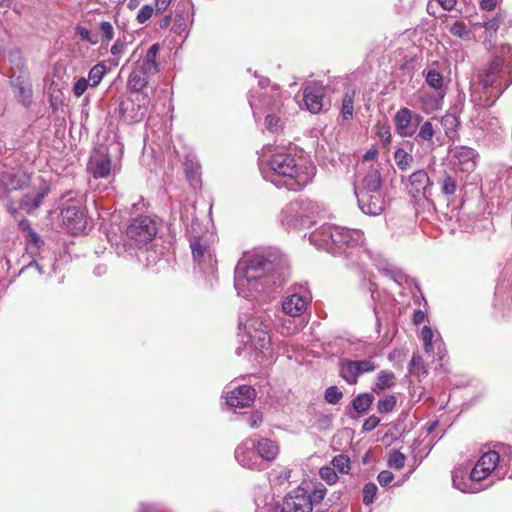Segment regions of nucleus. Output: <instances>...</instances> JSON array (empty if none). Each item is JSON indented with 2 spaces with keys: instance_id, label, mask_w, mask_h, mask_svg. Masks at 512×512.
Wrapping results in <instances>:
<instances>
[{
  "instance_id": "1",
  "label": "nucleus",
  "mask_w": 512,
  "mask_h": 512,
  "mask_svg": "<svg viewBox=\"0 0 512 512\" xmlns=\"http://www.w3.org/2000/svg\"><path fill=\"white\" fill-rule=\"evenodd\" d=\"M275 265L264 256H255L240 262L235 272V288L246 298L271 291L276 285Z\"/></svg>"
},
{
  "instance_id": "2",
  "label": "nucleus",
  "mask_w": 512,
  "mask_h": 512,
  "mask_svg": "<svg viewBox=\"0 0 512 512\" xmlns=\"http://www.w3.org/2000/svg\"><path fill=\"white\" fill-rule=\"evenodd\" d=\"M354 194L361 211L370 216L380 215L387 206L383 179L377 166L370 165L365 172L358 173L354 181Z\"/></svg>"
},
{
  "instance_id": "3",
  "label": "nucleus",
  "mask_w": 512,
  "mask_h": 512,
  "mask_svg": "<svg viewBox=\"0 0 512 512\" xmlns=\"http://www.w3.org/2000/svg\"><path fill=\"white\" fill-rule=\"evenodd\" d=\"M321 236L327 243L328 250L335 256H344L353 260L359 252V244L363 234L358 229H349L340 226L323 228L319 234H313L312 239Z\"/></svg>"
},
{
  "instance_id": "4",
  "label": "nucleus",
  "mask_w": 512,
  "mask_h": 512,
  "mask_svg": "<svg viewBox=\"0 0 512 512\" xmlns=\"http://www.w3.org/2000/svg\"><path fill=\"white\" fill-rule=\"evenodd\" d=\"M268 166L274 174L284 179L281 185L289 191H301L312 180L306 168L300 166L296 158L289 153L274 154Z\"/></svg>"
},
{
  "instance_id": "5",
  "label": "nucleus",
  "mask_w": 512,
  "mask_h": 512,
  "mask_svg": "<svg viewBox=\"0 0 512 512\" xmlns=\"http://www.w3.org/2000/svg\"><path fill=\"white\" fill-rule=\"evenodd\" d=\"M317 205L307 198H297L281 210V224L287 228L304 226L317 213Z\"/></svg>"
},
{
  "instance_id": "6",
  "label": "nucleus",
  "mask_w": 512,
  "mask_h": 512,
  "mask_svg": "<svg viewBox=\"0 0 512 512\" xmlns=\"http://www.w3.org/2000/svg\"><path fill=\"white\" fill-rule=\"evenodd\" d=\"M157 230V223L150 216L137 217L126 228L125 244L130 248L145 246L154 239Z\"/></svg>"
},
{
  "instance_id": "7",
  "label": "nucleus",
  "mask_w": 512,
  "mask_h": 512,
  "mask_svg": "<svg viewBox=\"0 0 512 512\" xmlns=\"http://www.w3.org/2000/svg\"><path fill=\"white\" fill-rule=\"evenodd\" d=\"M504 70L503 59L495 56L479 74L480 84L484 89L491 90L489 94L494 97L492 103L506 90L503 89L507 78Z\"/></svg>"
},
{
  "instance_id": "8",
  "label": "nucleus",
  "mask_w": 512,
  "mask_h": 512,
  "mask_svg": "<svg viewBox=\"0 0 512 512\" xmlns=\"http://www.w3.org/2000/svg\"><path fill=\"white\" fill-rule=\"evenodd\" d=\"M377 367L372 358L364 360L342 359L339 362V375L348 384L355 385L358 382L359 376L373 372Z\"/></svg>"
},
{
  "instance_id": "9",
  "label": "nucleus",
  "mask_w": 512,
  "mask_h": 512,
  "mask_svg": "<svg viewBox=\"0 0 512 512\" xmlns=\"http://www.w3.org/2000/svg\"><path fill=\"white\" fill-rule=\"evenodd\" d=\"M235 459L244 468L257 471L264 469L256 451L254 438H246L236 447Z\"/></svg>"
},
{
  "instance_id": "10",
  "label": "nucleus",
  "mask_w": 512,
  "mask_h": 512,
  "mask_svg": "<svg viewBox=\"0 0 512 512\" xmlns=\"http://www.w3.org/2000/svg\"><path fill=\"white\" fill-rule=\"evenodd\" d=\"M313 503L304 489L297 488L288 493L282 503L281 512H312Z\"/></svg>"
},
{
  "instance_id": "11",
  "label": "nucleus",
  "mask_w": 512,
  "mask_h": 512,
  "mask_svg": "<svg viewBox=\"0 0 512 512\" xmlns=\"http://www.w3.org/2000/svg\"><path fill=\"white\" fill-rule=\"evenodd\" d=\"M249 105L252 109L254 116L261 114L264 111H279L282 106L280 99V92L278 90H272L270 92L265 91L257 98L250 95L248 98Z\"/></svg>"
},
{
  "instance_id": "12",
  "label": "nucleus",
  "mask_w": 512,
  "mask_h": 512,
  "mask_svg": "<svg viewBox=\"0 0 512 512\" xmlns=\"http://www.w3.org/2000/svg\"><path fill=\"white\" fill-rule=\"evenodd\" d=\"M64 226L71 234L76 235L85 230L87 225L86 215L79 205H67L61 210Z\"/></svg>"
},
{
  "instance_id": "13",
  "label": "nucleus",
  "mask_w": 512,
  "mask_h": 512,
  "mask_svg": "<svg viewBox=\"0 0 512 512\" xmlns=\"http://www.w3.org/2000/svg\"><path fill=\"white\" fill-rule=\"evenodd\" d=\"M326 95L325 87L318 82L308 83L303 90V102L306 109L312 114H317L324 107Z\"/></svg>"
},
{
  "instance_id": "14",
  "label": "nucleus",
  "mask_w": 512,
  "mask_h": 512,
  "mask_svg": "<svg viewBox=\"0 0 512 512\" xmlns=\"http://www.w3.org/2000/svg\"><path fill=\"white\" fill-rule=\"evenodd\" d=\"M248 335L256 350L264 353L271 346V338L268 325L257 319H251L248 323Z\"/></svg>"
},
{
  "instance_id": "15",
  "label": "nucleus",
  "mask_w": 512,
  "mask_h": 512,
  "mask_svg": "<svg viewBox=\"0 0 512 512\" xmlns=\"http://www.w3.org/2000/svg\"><path fill=\"white\" fill-rule=\"evenodd\" d=\"M146 107L131 98L122 99L118 106V113L121 119L127 124L138 123L143 120L146 114Z\"/></svg>"
},
{
  "instance_id": "16",
  "label": "nucleus",
  "mask_w": 512,
  "mask_h": 512,
  "mask_svg": "<svg viewBox=\"0 0 512 512\" xmlns=\"http://www.w3.org/2000/svg\"><path fill=\"white\" fill-rule=\"evenodd\" d=\"M256 398V390L248 385H242L228 393L226 404L231 408L249 407Z\"/></svg>"
},
{
  "instance_id": "17",
  "label": "nucleus",
  "mask_w": 512,
  "mask_h": 512,
  "mask_svg": "<svg viewBox=\"0 0 512 512\" xmlns=\"http://www.w3.org/2000/svg\"><path fill=\"white\" fill-rule=\"evenodd\" d=\"M410 193L413 197L428 198L432 195L433 183L425 170H418L409 177Z\"/></svg>"
},
{
  "instance_id": "18",
  "label": "nucleus",
  "mask_w": 512,
  "mask_h": 512,
  "mask_svg": "<svg viewBox=\"0 0 512 512\" xmlns=\"http://www.w3.org/2000/svg\"><path fill=\"white\" fill-rule=\"evenodd\" d=\"M88 170L95 179L106 178L111 172V158L108 154L95 152L88 162Z\"/></svg>"
},
{
  "instance_id": "19",
  "label": "nucleus",
  "mask_w": 512,
  "mask_h": 512,
  "mask_svg": "<svg viewBox=\"0 0 512 512\" xmlns=\"http://www.w3.org/2000/svg\"><path fill=\"white\" fill-rule=\"evenodd\" d=\"M396 132L401 137H411L415 134V124L413 123V113L407 107L399 109L394 116Z\"/></svg>"
},
{
  "instance_id": "20",
  "label": "nucleus",
  "mask_w": 512,
  "mask_h": 512,
  "mask_svg": "<svg viewBox=\"0 0 512 512\" xmlns=\"http://www.w3.org/2000/svg\"><path fill=\"white\" fill-rule=\"evenodd\" d=\"M255 444L262 465H264V462L273 461L279 453L278 444L269 438L260 437L259 439H255Z\"/></svg>"
},
{
  "instance_id": "21",
  "label": "nucleus",
  "mask_w": 512,
  "mask_h": 512,
  "mask_svg": "<svg viewBox=\"0 0 512 512\" xmlns=\"http://www.w3.org/2000/svg\"><path fill=\"white\" fill-rule=\"evenodd\" d=\"M49 193L50 187L44 184L40 187L35 196L30 194L23 195L19 201V208L27 214H31L41 206L43 199L48 196Z\"/></svg>"
},
{
  "instance_id": "22",
  "label": "nucleus",
  "mask_w": 512,
  "mask_h": 512,
  "mask_svg": "<svg viewBox=\"0 0 512 512\" xmlns=\"http://www.w3.org/2000/svg\"><path fill=\"white\" fill-rule=\"evenodd\" d=\"M452 152V157L462 167V170H473L476 166L477 153L474 149L467 146H456Z\"/></svg>"
},
{
  "instance_id": "23",
  "label": "nucleus",
  "mask_w": 512,
  "mask_h": 512,
  "mask_svg": "<svg viewBox=\"0 0 512 512\" xmlns=\"http://www.w3.org/2000/svg\"><path fill=\"white\" fill-rule=\"evenodd\" d=\"M438 173L437 183L440 186L441 193L446 198L453 196L458 188V173L446 169L440 170Z\"/></svg>"
},
{
  "instance_id": "24",
  "label": "nucleus",
  "mask_w": 512,
  "mask_h": 512,
  "mask_svg": "<svg viewBox=\"0 0 512 512\" xmlns=\"http://www.w3.org/2000/svg\"><path fill=\"white\" fill-rule=\"evenodd\" d=\"M307 305L308 302L305 297L299 294H292L284 300L282 309L285 314L298 317L305 312Z\"/></svg>"
},
{
  "instance_id": "25",
  "label": "nucleus",
  "mask_w": 512,
  "mask_h": 512,
  "mask_svg": "<svg viewBox=\"0 0 512 512\" xmlns=\"http://www.w3.org/2000/svg\"><path fill=\"white\" fill-rule=\"evenodd\" d=\"M160 50V45L158 43L153 44L145 55V58L142 62H137L136 66L148 72L151 75H154L159 70V63L157 62V55Z\"/></svg>"
},
{
  "instance_id": "26",
  "label": "nucleus",
  "mask_w": 512,
  "mask_h": 512,
  "mask_svg": "<svg viewBox=\"0 0 512 512\" xmlns=\"http://www.w3.org/2000/svg\"><path fill=\"white\" fill-rule=\"evenodd\" d=\"M12 87L14 88L16 97L25 107L31 104L32 99V87L22 77H17L12 81Z\"/></svg>"
},
{
  "instance_id": "27",
  "label": "nucleus",
  "mask_w": 512,
  "mask_h": 512,
  "mask_svg": "<svg viewBox=\"0 0 512 512\" xmlns=\"http://www.w3.org/2000/svg\"><path fill=\"white\" fill-rule=\"evenodd\" d=\"M151 74L136 66L128 77L127 86L133 92L142 91L148 84V77Z\"/></svg>"
},
{
  "instance_id": "28",
  "label": "nucleus",
  "mask_w": 512,
  "mask_h": 512,
  "mask_svg": "<svg viewBox=\"0 0 512 512\" xmlns=\"http://www.w3.org/2000/svg\"><path fill=\"white\" fill-rule=\"evenodd\" d=\"M396 376L392 371L382 370L377 375L371 390L372 393L380 394L382 391L392 388L395 385Z\"/></svg>"
},
{
  "instance_id": "29",
  "label": "nucleus",
  "mask_w": 512,
  "mask_h": 512,
  "mask_svg": "<svg viewBox=\"0 0 512 512\" xmlns=\"http://www.w3.org/2000/svg\"><path fill=\"white\" fill-rule=\"evenodd\" d=\"M374 401V396L372 393H361L358 394L351 402L353 410L357 413L356 416H351L352 418H358L361 415L367 413L371 408V405Z\"/></svg>"
},
{
  "instance_id": "30",
  "label": "nucleus",
  "mask_w": 512,
  "mask_h": 512,
  "mask_svg": "<svg viewBox=\"0 0 512 512\" xmlns=\"http://www.w3.org/2000/svg\"><path fill=\"white\" fill-rule=\"evenodd\" d=\"M440 122L447 138L450 141L455 142L458 137V128L460 126L458 117L454 114L447 113L441 118Z\"/></svg>"
},
{
  "instance_id": "31",
  "label": "nucleus",
  "mask_w": 512,
  "mask_h": 512,
  "mask_svg": "<svg viewBox=\"0 0 512 512\" xmlns=\"http://www.w3.org/2000/svg\"><path fill=\"white\" fill-rule=\"evenodd\" d=\"M503 59V67H505L504 73L507 74L506 84L503 89H507L512 84V46L503 45L500 48L499 55Z\"/></svg>"
},
{
  "instance_id": "32",
  "label": "nucleus",
  "mask_w": 512,
  "mask_h": 512,
  "mask_svg": "<svg viewBox=\"0 0 512 512\" xmlns=\"http://www.w3.org/2000/svg\"><path fill=\"white\" fill-rule=\"evenodd\" d=\"M436 131L434 126L430 120L424 121L418 130L416 140L426 142L428 147H434L433 137L435 136Z\"/></svg>"
},
{
  "instance_id": "33",
  "label": "nucleus",
  "mask_w": 512,
  "mask_h": 512,
  "mask_svg": "<svg viewBox=\"0 0 512 512\" xmlns=\"http://www.w3.org/2000/svg\"><path fill=\"white\" fill-rule=\"evenodd\" d=\"M499 459V453L491 450L484 453L476 464H478V467H481L482 470L484 469L486 474H491L492 471L496 468Z\"/></svg>"
},
{
  "instance_id": "34",
  "label": "nucleus",
  "mask_w": 512,
  "mask_h": 512,
  "mask_svg": "<svg viewBox=\"0 0 512 512\" xmlns=\"http://www.w3.org/2000/svg\"><path fill=\"white\" fill-rule=\"evenodd\" d=\"M354 91H346L343 95L341 116L343 120H350L353 117L354 112Z\"/></svg>"
},
{
  "instance_id": "35",
  "label": "nucleus",
  "mask_w": 512,
  "mask_h": 512,
  "mask_svg": "<svg viewBox=\"0 0 512 512\" xmlns=\"http://www.w3.org/2000/svg\"><path fill=\"white\" fill-rule=\"evenodd\" d=\"M201 166L198 161L194 160L191 157H186L184 161V171L187 179L190 182L198 180L200 176Z\"/></svg>"
},
{
  "instance_id": "36",
  "label": "nucleus",
  "mask_w": 512,
  "mask_h": 512,
  "mask_svg": "<svg viewBox=\"0 0 512 512\" xmlns=\"http://www.w3.org/2000/svg\"><path fill=\"white\" fill-rule=\"evenodd\" d=\"M394 160H395L397 167L401 171H406L407 169H409L411 167V164L414 159H413V156L411 154H409L408 152H406L404 149L398 148L394 152Z\"/></svg>"
},
{
  "instance_id": "37",
  "label": "nucleus",
  "mask_w": 512,
  "mask_h": 512,
  "mask_svg": "<svg viewBox=\"0 0 512 512\" xmlns=\"http://www.w3.org/2000/svg\"><path fill=\"white\" fill-rule=\"evenodd\" d=\"M190 247L194 260L200 263L208 250V246L200 238L193 237L190 239Z\"/></svg>"
},
{
  "instance_id": "38",
  "label": "nucleus",
  "mask_w": 512,
  "mask_h": 512,
  "mask_svg": "<svg viewBox=\"0 0 512 512\" xmlns=\"http://www.w3.org/2000/svg\"><path fill=\"white\" fill-rule=\"evenodd\" d=\"M506 18V14L504 12H498L495 17L485 22L484 27L486 30V36L490 39L496 34L500 25Z\"/></svg>"
},
{
  "instance_id": "39",
  "label": "nucleus",
  "mask_w": 512,
  "mask_h": 512,
  "mask_svg": "<svg viewBox=\"0 0 512 512\" xmlns=\"http://www.w3.org/2000/svg\"><path fill=\"white\" fill-rule=\"evenodd\" d=\"M105 73H106V66L104 64L98 63V64L94 65L90 69V71L88 73V78H87V80H89L90 87H92V88L97 87L99 85V83L101 82Z\"/></svg>"
},
{
  "instance_id": "40",
  "label": "nucleus",
  "mask_w": 512,
  "mask_h": 512,
  "mask_svg": "<svg viewBox=\"0 0 512 512\" xmlns=\"http://www.w3.org/2000/svg\"><path fill=\"white\" fill-rule=\"evenodd\" d=\"M424 76H425V80H426V83L438 90V89H441L443 87V82H444V78H443V75L438 72L437 70L435 69H430L428 70L427 72H423Z\"/></svg>"
},
{
  "instance_id": "41",
  "label": "nucleus",
  "mask_w": 512,
  "mask_h": 512,
  "mask_svg": "<svg viewBox=\"0 0 512 512\" xmlns=\"http://www.w3.org/2000/svg\"><path fill=\"white\" fill-rule=\"evenodd\" d=\"M397 404V398L394 395H388L378 400L377 411L381 414L392 412Z\"/></svg>"
},
{
  "instance_id": "42",
  "label": "nucleus",
  "mask_w": 512,
  "mask_h": 512,
  "mask_svg": "<svg viewBox=\"0 0 512 512\" xmlns=\"http://www.w3.org/2000/svg\"><path fill=\"white\" fill-rule=\"evenodd\" d=\"M449 32L460 39L469 40L471 37V31L467 28L466 24L461 21L453 23L449 29Z\"/></svg>"
},
{
  "instance_id": "43",
  "label": "nucleus",
  "mask_w": 512,
  "mask_h": 512,
  "mask_svg": "<svg viewBox=\"0 0 512 512\" xmlns=\"http://www.w3.org/2000/svg\"><path fill=\"white\" fill-rule=\"evenodd\" d=\"M409 373L411 374H417V375H424L427 374V370L424 365V361L422 357L418 354H413L410 363L408 365Z\"/></svg>"
},
{
  "instance_id": "44",
  "label": "nucleus",
  "mask_w": 512,
  "mask_h": 512,
  "mask_svg": "<svg viewBox=\"0 0 512 512\" xmlns=\"http://www.w3.org/2000/svg\"><path fill=\"white\" fill-rule=\"evenodd\" d=\"M343 398V392L335 385L329 386L324 392V399L327 403L336 405Z\"/></svg>"
},
{
  "instance_id": "45",
  "label": "nucleus",
  "mask_w": 512,
  "mask_h": 512,
  "mask_svg": "<svg viewBox=\"0 0 512 512\" xmlns=\"http://www.w3.org/2000/svg\"><path fill=\"white\" fill-rule=\"evenodd\" d=\"M332 464L340 473H348L350 469V459L344 454L335 456L332 460Z\"/></svg>"
},
{
  "instance_id": "46",
  "label": "nucleus",
  "mask_w": 512,
  "mask_h": 512,
  "mask_svg": "<svg viewBox=\"0 0 512 512\" xmlns=\"http://www.w3.org/2000/svg\"><path fill=\"white\" fill-rule=\"evenodd\" d=\"M406 456L398 450H394L388 459V465L394 469H402L405 465Z\"/></svg>"
},
{
  "instance_id": "47",
  "label": "nucleus",
  "mask_w": 512,
  "mask_h": 512,
  "mask_svg": "<svg viewBox=\"0 0 512 512\" xmlns=\"http://www.w3.org/2000/svg\"><path fill=\"white\" fill-rule=\"evenodd\" d=\"M265 125L267 130H269L272 133H276L282 128V121L281 118L274 114L269 113L265 118Z\"/></svg>"
},
{
  "instance_id": "48",
  "label": "nucleus",
  "mask_w": 512,
  "mask_h": 512,
  "mask_svg": "<svg viewBox=\"0 0 512 512\" xmlns=\"http://www.w3.org/2000/svg\"><path fill=\"white\" fill-rule=\"evenodd\" d=\"M378 488L376 484L369 482L363 487V503L366 505L372 504L375 500Z\"/></svg>"
},
{
  "instance_id": "49",
  "label": "nucleus",
  "mask_w": 512,
  "mask_h": 512,
  "mask_svg": "<svg viewBox=\"0 0 512 512\" xmlns=\"http://www.w3.org/2000/svg\"><path fill=\"white\" fill-rule=\"evenodd\" d=\"M76 34L84 41H87L93 45L99 42L98 36L96 34H92L91 31L85 27L77 26L75 28Z\"/></svg>"
},
{
  "instance_id": "50",
  "label": "nucleus",
  "mask_w": 512,
  "mask_h": 512,
  "mask_svg": "<svg viewBox=\"0 0 512 512\" xmlns=\"http://www.w3.org/2000/svg\"><path fill=\"white\" fill-rule=\"evenodd\" d=\"M452 480H453V485L460 491L465 492V493L474 492L473 490L470 489V484H467L466 482H464L461 471H454Z\"/></svg>"
},
{
  "instance_id": "51",
  "label": "nucleus",
  "mask_w": 512,
  "mask_h": 512,
  "mask_svg": "<svg viewBox=\"0 0 512 512\" xmlns=\"http://www.w3.org/2000/svg\"><path fill=\"white\" fill-rule=\"evenodd\" d=\"M320 477L325 480L328 484H334L338 480V476L331 467H322L319 471Z\"/></svg>"
},
{
  "instance_id": "52",
  "label": "nucleus",
  "mask_w": 512,
  "mask_h": 512,
  "mask_svg": "<svg viewBox=\"0 0 512 512\" xmlns=\"http://www.w3.org/2000/svg\"><path fill=\"white\" fill-rule=\"evenodd\" d=\"M89 86V80H87L84 77H81L73 85V94L78 98L84 94V92L87 90Z\"/></svg>"
},
{
  "instance_id": "53",
  "label": "nucleus",
  "mask_w": 512,
  "mask_h": 512,
  "mask_svg": "<svg viewBox=\"0 0 512 512\" xmlns=\"http://www.w3.org/2000/svg\"><path fill=\"white\" fill-rule=\"evenodd\" d=\"M99 29L102 32V41H110L114 37V30L113 26L108 21H102L99 24Z\"/></svg>"
},
{
  "instance_id": "54",
  "label": "nucleus",
  "mask_w": 512,
  "mask_h": 512,
  "mask_svg": "<svg viewBox=\"0 0 512 512\" xmlns=\"http://www.w3.org/2000/svg\"><path fill=\"white\" fill-rule=\"evenodd\" d=\"M154 12V7L152 5H144L137 14V21L140 24H144L146 21H148Z\"/></svg>"
},
{
  "instance_id": "55",
  "label": "nucleus",
  "mask_w": 512,
  "mask_h": 512,
  "mask_svg": "<svg viewBox=\"0 0 512 512\" xmlns=\"http://www.w3.org/2000/svg\"><path fill=\"white\" fill-rule=\"evenodd\" d=\"M186 26L185 18L182 15L176 14L173 19L171 30L176 34L181 35L183 32H185Z\"/></svg>"
},
{
  "instance_id": "56",
  "label": "nucleus",
  "mask_w": 512,
  "mask_h": 512,
  "mask_svg": "<svg viewBox=\"0 0 512 512\" xmlns=\"http://www.w3.org/2000/svg\"><path fill=\"white\" fill-rule=\"evenodd\" d=\"M422 340L424 342L425 351L429 352L432 349L433 331L430 327L424 326L421 331Z\"/></svg>"
},
{
  "instance_id": "57",
  "label": "nucleus",
  "mask_w": 512,
  "mask_h": 512,
  "mask_svg": "<svg viewBox=\"0 0 512 512\" xmlns=\"http://www.w3.org/2000/svg\"><path fill=\"white\" fill-rule=\"evenodd\" d=\"M379 423H380V418L375 415H372L364 421V423L362 425V431L370 432V431L374 430L379 425Z\"/></svg>"
},
{
  "instance_id": "58",
  "label": "nucleus",
  "mask_w": 512,
  "mask_h": 512,
  "mask_svg": "<svg viewBox=\"0 0 512 512\" xmlns=\"http://www.w3.org/2000/svg\"><path fill=\"white\" fill-rule=\"evenodd\" d=\"M488 475L489 474H486V471H484V469L482 470L481 467H478V464H476L470 473L469 479L470 481L479 482L485 479Z\"/></svg>"
},
{
  "instance_id": "59",
  "label": "nucleus",
  "mask_w": 512,
  "mask_h": 512,
  "mask_svg": "<svg viewBox=\"0 0 512 512\" xmlns=\"http://www.w3.org/2000/svg\"><path fill=\"white\" fill-rule=\"evenodd\" d=\"M393 479V473L388 470L381 471L377 476V480L381 486L389 485L393 481Z\"/></svg>"
},
{
  "instance_id": "60",
  "label": "nucleus",
  "mask_w": 512,
  "mask_h": 512,
  "mask_svg": "<svg viewBox=\"0 0 512 512\" xmlns=\"http://www.w3.org/2000/svg\"><path fill=\"white\" fill-rule=\"evenodd\" d=\"M26 238L28 244L34 246L37 249H39L44 243L36 231H30V233L27 234Z\"/></svg>"
},
{
  "instance_id": "61",
  "label": "nucleus",
  "mask_w": 512,
  "mask_h": 512,
  "mask_svg": "<svg viewBox=\"0 0 512 512\" xmlns=\"http://www.w3.org/2000/svg\"><path fill=\"white\" fill-rule=\"evenodd\" d=\"M262 422L263 414L258 410L254 411L249 417V426L251 428H258Z\"/></svg>"
},
{
  "instance_id": "62",
  "label": "nucleus",
  "mask_w": 512,
  "mask_h": 512,
  "mask_svg": "<svg viewBox=\"0 0 512 512\" xmlns=\"http://www.w3.org/2000/svg\"><path fill=\"white\" fill-rule=\"evenodd\" d=\"M326 495V489L325 488H316L314 489L313 493L310 495L313 505L315 503L321 502Z\"/></svg>"
},
{
  "instance_id": "63",
  "label": "nucleus",
  "mask_w": 512,
  "mask_h": 512,
  "mask_svg": "<svg viewBox=\"0 0 512 512\" xmlns=\"http://www.w3.org/2000/svg\"><path fill=\"white\" fill-rule=\"evenodd\" d=\"M171 0H155V8L157 14L163 13L170 6Z\"/></svg>"
},
{
  "instance_id": "64",
  "label": "nucleus",
  "mask_w": 512,
  "mask_h": 512,
  "mask_svg": "<svg viewBox=\"0 0 512 512\" xmlns=\"http://www.w3.org/2000/svg\"><path fill=\"white\" fill-rule=\"evenodd\" d=\"M139 512H160V510L154 503L142 502L139 505Z\"/></svg>"
}]
</instances>
